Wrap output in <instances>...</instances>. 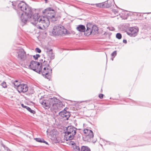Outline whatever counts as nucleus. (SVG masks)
<instances>
[{"label":"nucleus","instance_id":"nucleus-1","mask_svg":"<svg viewBox=\"0 0 151 151\" xmlns=\"http://www.w3.org/2000/svg\"><path fill=\"white\" fill-rule=\"evenodd\" d=\"M11 3L14 9L17 5V13L21 21L25 24L30 22L39 29H44L49 25L50 19L53 22L57 20V17H55V11L51 8H48L43 11V14L46 17H40L37 13L33 15L31 7L24 1H20L19 3L12 2Z\"/></svg>","mask_w":151,"mask_h":151},{"label":"nucleus","instance_id":"nucleus-2","mask_svg":"<svg viewBox=\"0 0 151 151\" xmlns=\"http://www.w3.org/2000/svg\"><path fill=\"white\" fill-rule=\"evenodd\" d=\"M50 110L53 113H56L64 106L61 101L55 97L50 98Z\"/></svg>","mask_w":151,"mask_h":151},{"label":"nucleus","instance_id":"nucleus-3","mask_svg":"<svg viewBox=\"0 0 151 151\" xmlns=\"http://www.w3.org/2000/svg\"><path fill=\"white\" fill-rule=\"evenodd\" d=\"M52 33L53 35H65L68 34L67 30L61 25L54 26Z\"/></svg>","mask_w":151,"mask_h":151},{"label":"nucleus","instance_id":"nucleus-4","mask_svg":"<svg viewBox=\"0 0 151 151\" xmlns=\"http://www.w3.org/2000/svg\"><path fill=\"white\" fill-rule=\"evenodd\" d=\"M40 73L47 79H50L51 77L52 73V70L50 67H44L41 68L40 67Z\"/></svg>","mask_w":151,"mask_h":151},{"label":"nucleus","instance_id":"nucleus-5","mask_svg":"<svg viewBox=\"0 0 151 151\" xmlns=\"http://www.w3.org/2000/svg\"><path fill=\"white\" fill-rule=\"evenodd\" d=\"M30 68L36 72L40 73V64L39 62L32 61L29 66Z\"/></svg>","mask_w":151,"mask_h":151},{"label":"nucleus","instance_id":"nucleus-6","mask_svg":"<svg viewBox=\"0 0 151 151\" xmlns=\"http://www.w3.org/2000/svg\"><path fill=\"white\" fill-rule=\"evenodd\" d=\"M138 32V28L134 27L129 28L127 30V34L131 37L135 36Z\"/></svg>","mask_w":151,"mask_h":151},{"label":"nucleus","instance_id":"nucleus-7","mask_svg":"<svg viewBox=\"0 0 151 151\" xmlns=\"http://www.w3.org/2000/svg\"><path fill=\"white\" fill-rule=\"evenodd\" d=\"M18 58L22 60H24L26 59V53L23 49H20L17 52Z\"/></svg>","mask_w":151,"mask_h":151},{"label":"nucleus","instance_id":"nucleus-8","mask_svg":"<svg viewBox=\"0 0 151 151\" xmlns=\"http://www.w3.org/2000/svg\"><path fill=\"white\" fill-rule=\"evenodd\" d=\"M59 115L63 118L64 120H67L70 116V113L67 111L65 108L64 109L59 113Z\"/></svg>","mask_w":151,"mask_h":151},{"label":"nucleus","instance_id":"nucleus-9","mask_svg":"<svg viewBox=\"0 0 151 151\" xmlns=\"http://www.w3.org/2000/svg\"><path fill=\"white\" fill-rule=\"evenodd\" d=\"M17 89L19 93H25L28 91V87L27 84H21L18 86Z\"/></svg>","mask_w":151,"mask_h":151},{"label":"nucleus","instance_id":"nucleus-10","mask_svg":"<svg viewBox=\"0 0 151 151\" xmlns=\"http://www.w3.org/2000/svg\"><path fill=\"white\" fill-rule=\"evenodd\" d=\"M82 135L84 140L88 141H90L94 136L93 133H83Z\"/></svg>","mask_w":151,"mask_h":151},{"label":"nucleus","instance_id":"nucleus-11","mask_svg":"<svg viewBox=\"0 0 151 151\" xmlns=\"http://www.w3.org/2000/svg\"><path fill=\"white\" fill-rule=\"evenodd\" d=\"M40 102L43 106L46 109H47L50 107L51 104L50 101V99L48 100H40Z\"/></svg>","mask_w":151,"mask_h":151},{"label":"nucleus","instance_id":"nucleus-12","mask_svg":"<svg viewBox=\"0 0 151 151\" xmlns=\"http://www.w3.org/2000/svg\"><path fill=\"white\" fill-rule=\"evenodd\" d=\"M64 139L67 141L73 139L76 133H64Z\"/></svg>","mask_w":151,"mask_h":151},{"label":"nucleus","instance_id":"nucleus-13","mask_svg":"<svg viewBox=\"0 0 151 151\" xmlns=\"http://www.w3.org/2000/svg\"><path fill=\"white\" fill-rule=\"evenodd\" d=\"M64 132H76L77 129L71 126L65 128Z\"/></svg>","mask_w":151,"mask_h":151},{"label":"nucleus","instance_id":"nucleus-14","mask_svg":"<svg viewBox=\"0 0 151 151\" xmlns=\"http://www.w3.org/2000/svg\"><path fill=\"white\" fill-rule=\"evenodd\" d=\"M46 54L51 59H53L54 58V55L52 52V50L51 49L49 50L46 52Z\"/></svg>","mask_w":151,"mask_h":151},{"label":"nucleus","instance_id":"nucleus-15","mask_svg":"<svg viewBox=\"0 0 151 151\" xmlns=\"http://www.w3.org/2000/svg\"><path fill=\"white\" fill-rule=\"evenodd\" d=\"M77 30L80 32H84L86 30L85 26L82 25H79L76 28Z\"/></svg>","mask_w":151,"mask_h":151},{"label":"nucleus","instance_id":"nucleus-16","mask_svg":"<svg viewBox=\"0 0 151 151\" xmlns=\"http://www.w3.org/2000/svg\"><path fill=\"white\" fill-rule=\"evenodd\" d=\"M40 67H41V68H44L45 67H50L49 65V64L48 63V62L47 61H46L45 60H44V61L43 62H40Z\"/></svg>","mask_w":151,"mask_h":151},{"label":"nucleus","instance_id":"nucleus-17","mask_svg":"<svg viewBox=\"0 0 151 151\" xmlns=\"http://www.w3.org/2000/svg\"><path fill=\"white\" fill-rule=\"evenodd\" d=\"M150 13H142V19L149 20L150 17L149 14Z\"/></svg>","mask_w":151,"mask_h":151},{"label":"nucleus","instance_id":"nucleus-18","mask_svg":"<svg viewBox=\"0 0 151 151\" xmlns=\"http://www.w3.org/2000/svg\"><path fill=\"white\" fill-rule=\"evenodd\" d=\"M21 106L22 107L24 108H26L28 111L34 114L35 113V111L31 109L30 108L27 106H24L23 104H21Z\"/></svg>","mask_w":151,"mask_h":151},{"label":"nucleus","instance_id":"nucleus-19","mask_svg":"<svg viewBox=\"0 0 151 151\" xmlns=\"http://www.w3.org/2000/svg\"><path fill=\"white\" fill-rule=\"evenodd\" d=\"M111 13L112 14H113L111 16L112 17H114L115 16H117L119 14L118 11H116L115 9H112L111 12Z\"/></svg>","mask_w":151,"mask_h":151},{"label":"nucleus","instance_id":"nucleus-20","mask_svg":"<svg viewBox=\"0 0 151 151\" xmlns=\"http://www.w3.org/2000/svg\"><path fill=\"white\" fill-rule=\"evenodd\" d=\"M81 151H91V150L88 147L83 146L81 147Z\"/></svg>","mask_w":151,"mask_h":151},{"label":"nucleus","instance_id":"nucleus-21","mask_svg":"<svg viewBox=\"0 0 151 151\" xmlns=\"http://www.w3.org/2000/svg\"><path fill=\"white\" fill-rule=\"evenodd\" d=\"M92 32V30L90 28L88 27V26H87V29L86 31V35H89L91 34V32Z\"/></svg>","mask_w":151,"mask_h":151},{"label":"nucleus","instance_id":"nucleus-22","mask_svg":"<svg viewBox=\"0 0 151 151\" xmlns=\"http://www.w3.org/2000/svg\"><path fill=\"white\" fill-rule=\"evenodd\" d=\"M21 84L18 81L16 80L14 82V84L15 86L14 87L16 89L17 88V87H18V86H19Z\"/></svg>","mask_w":151,"mask_h":151},{"label":"nucleus","instance_id":"nucleus-23","mask_svg":"<svg viewBox=\"0 0 151 151\" xmlns=\"http://www.w3.org/2000/svg\"><path fill=\"white\" fill-rule=\"evenodd\" d=\"M112 5V3L110 0L107 1V3L105 6L106 8H109Z\"/></svg>","mask_w":151,"mask_h":151},{"label":"nucleus","instance_id":"nucleus-24","mask_svg":"<svg viewBox=\"0 0 151 151\" xmlns=\"http://www.w3.org/2000/svg\"><path fill=\"white\" fill-rule=\"evenodd\" d=\"M96 6L98 7H104V4L103 3H100L96 4H95Z\"/></svg>","mask_w":151,"mask_h":151},{"label":"nucleus","instance_id":"nucleus-25","mask_svg":"<svg viewBox=\"0 0 151 151\" xmlns=\"http://www.w3.org/2000/svg\"><path fill=\"white\" fill-rule=\"evenodd\" d=\"M34 139L37 142H42V141H43V139H41L40 138H36Z\"/></svg>","mask_w":151,"mask_h":151},{"label":"nucleus","instance_id":"nucleus-26","mask_svg":"<svg viewBox=\"0 0 151 151\" xmlns=\"http://www.w3.org/2000/svg\"><path fill=\"white\" fill-rule=\"evenodd\" d=\"M73 151H81V150L79 146H76L74 147Z\"/></svg>","mask_w":151,"mask_h":151},{"label":"nucleus","instance_id":"nucleus-27","mask_svg":"<svg viewBox=\"0 0 151 151\" xmlns=\"http://www.w3.org/2000/svg\"><path fill=\"white\" fill-rule=\"evenodd\" d=\"M116 37L119 39H120L122 38V36L120 33H117L116 35Z\"/></svg>","mask_w":151,"mask_h":151},{"label":"nucleus","instance_id":"nucleus-28","mask_svg":"<svg viewBox=\"0 0 151 151\" xmlns=\"http://www.w3.org/2000/svg\"><path fill=\"white\" fill-rule=\"evenodd\" d=\"M93 30V31L94 30V31L95 32H96L98 31L99 29L97 27L95 26H94L92 27Z\"/></svg>","mask_w":151,"mask_h":151},{"label":"nucleus","instance_id":"nucleus-29","mask_svg":"<svg viewBox=\"0 0 151 151\" xmlns=\"http://www.w3.org/2000/svg\"><path fill=\"white\" fill-rule=\"evenodd\" d=\"M117 53L116 51H114L111 54V56L114 58L116 55Z\"/></svg>","mask_w":151,"mask_h":151},{"label":"nucleus","instance_id":"nucleus-30","mask_svg":"<svg viewBox=\"0 0 151 151\" xmlns=\"http://www.w3.org/2000/svg\"><path fill=\"white\" fill-rule=\"evenodd\" d=\"M1 85L4 88H6L7 87V86L6 83L5 82H3L1 83Z\"/></svg>","mask_w":151,"mask_h":151},{"label":"nucleus","instance_id":"nucleus-31","mask_svg":"<svg viewBox=\"0 0 151 151\" xmlns=\"http://www.w3.org/2000/svg\"><path fill=\"white\" fill-rule=\"evenodd\" d=\"M40 57V55L39 54H36L35 55L33 56V57L35 60H37L38 58Z\"/></svg>","mask_w":151,"mask_h":151},{"label":"nucleus","instance_id":"nucleus-32","mask_svg":"<svg viewBox=\"0 0 151 151\" xmlns=\"http://www.w3.org/2000/svg\"><path fill=\"white\" fill-rule=\"evenodd\" d=\"M83 132H93L91 130L88 129H85L83 130Z\"/></svg>","mask_w":151,"mask_h":151},{"label":"nucleus","instance_id":"nucleus-33","mask_svg":"<svg viewBox=\"0 0 151 151\" xmlns=\"http://www.w3.org/2000/svg\"><path fill=\"white\" fill-rule=\"evenodd\" d=\"M35 51L36 52H37L38 53H40L41 52V50L40 48H38V47H37L35 49Z\"/></svg>","mask_w":151,"mask_h":151},{"label":"nucleus","instance_id":"nucleus-34","mask_svg":"<svg viewBox=\"0 0 151 151\" xmlns=\"http://www.w3.org/2000/svg\"><path fill=\"white\" fill-rule=\"evenodd\" d=\"M99 97L100 99H102L103 98L104 95L102 94H100L99 95Z\"/></svg>","mask_w":151,"mask_h":151},{"label":"nucleus","instance_id":"nucleus-35","mask_svg":"<svg viewBox=\"0 0 151 151\" xmlns=\"http://www.w3.org/2000/svg\"><path fill=\"white\" fill-rule=\"evenodd\" d=\"M74 144V142L73 141H70V143H69L70 145H73Z\"/></svg>","mask_w":151,"mask_h":151},{"label":"nucleus","instance_id":"nucleus-36","mask_svg":"<svg viewBox=\"0 0 151 151\" xmlns=\"http://www.w3.org/2000/svg\"><path fill=\"white\" fill-rule=\"evenodd\" d=\"M123 42L124 43H127V41L126 40H123Z\"/></svg>","mask_w":151,"mask_h":151},{"label":"nucleus","instance_id":"nucleus-37","mask_svg":"<svg viewBox=\"0 0 151 151\" xmlns=\"http://www.w3.org/2000/svg\"><path fill=\"white\" fill-rule=\"evenodd\" d=\"M42 142L46 144H48L47 142H46V141H45L44 139H43V141H42Z\"/></svg>","mask_w":151,"mask_h":151},{"label":"nucleus","instance_id":"nucleus-38","mask_svg":"<svg viewBox=\"0 0 151 151\" xmlns=\"http://www.w3.org/2000/svg\"><path fill=\"white\" fill-rule=\"evenodd\" d=\"M114 27H111V29H109L111 30H114Z\"/></svg>","mask_w":151,"mask_h":151},{"label":"nucleus","instance_id":"nucleus-39","mask_svg":"<svg viewBox=\"0 0 151 151\" xmlns=\"http://www.w3.org/2000/svg\"><path fill=\"white\" fill-rule=\"evenodd\" d=\"M40 62H43L44 61V60H43V59H41L40 60Z\"/></svg>","mask_w":151,"mask_h":151},{"label":"nucleus","instance_id":"nucleus-40","mask_svg":"<svg viewBox=\"0 0 151 151\" xmlns=\"http://www.w3.org/2000/svg\"><path fill=\"white\" fill-rule=\"evenodd\" d=\"M1 145L2 146L4 147L5 145L3 143H1Z\"/></svg>","mask_w":151,"mask_h":151},{"label":"nucleus","instance_id":"nucleus-41","mask_svg":"<svg viewBox=\"0 0 151 151\" xmlns=\"http://www.w3.org/2000/svg\"><path fill=\"white\" fill-rule=\"evenodd\" d=\"M45 1V3H47V0H44Z\"/></svg>","mask_w":151,"mask_h":151},{"label":"nucleus","instance_id":"nucleus-42","mask_svg":"<svg viewBox=\"0 0 151 151\" xmlns=\"http://www.w3.org/2000/svg\"><path fill=\"white\" fill-rule=\"evenodd\" d=\"M114 57H113L112 58H111V59L112 60H114Z\"/></svg>","mask_w":151,"mask_h":151},{"label":"nucleus","instance_id":"nucleus-43","mask_svg":"<svg viewBox=\"0 0 151 151\" xmlns=\"http://www.w3.org/2000/svg\"><path fill=\"white\" fill-rule=\"evenodd\" d=\"M50 62V61H49V62Z\"/></svg>","mask_w":151,"mask_h":151},{"label":"nucleus","instance_id":"nucleus-44","mask_svg":"<svg viewBox=\"0 0 151 151\" xmlns=\"http://www.w3.org/2000/svg\"><path fill=\"white\" fill-rule=\"evenodd\" d=\"M48 132V131H47V132Z\"/></svg>","mask_w":151,"mask_h":151}]
</instances>
